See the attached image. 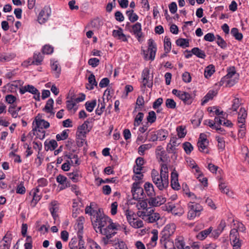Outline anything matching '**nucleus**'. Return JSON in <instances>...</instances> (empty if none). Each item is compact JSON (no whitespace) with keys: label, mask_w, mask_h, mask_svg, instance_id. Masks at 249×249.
<instances>
[{"label":"nucleus","mask_w":249,"mask_h":249,"mask_svg":"<svg viewBox=\"0 0 249 249\" xmlns=\"http://www.w3.org/2000/svg\"><path fill=\"white\" fill-rule=\"evenodd\" d=\"M102 209H99L98 212H96V218L95 221V223L93 224V226L95 230L97 232L98 231L96 228L99 230L100 232V229H105L104 227H107L110 224H112L111 222V219L107 215H105L103 213H102Z\"/></svg>","instance_id":"f257e3e1"},{"label":"nucleus","mask_w":249,"mask_h":249,"mask_svg":"<svg viewBox=\"0 0 249 249\" xmlns=\"http://www.w3.org/2000/svg\"><path fill=\"white\" fill-rule=\"evenodd\" d=\"M117 229L116 226L114 223L109 224L105 229H100V233L103 235H106L105 237L102 238V240L105 245L112 242V241L109 240V239L116 233V232H112V230Z\"/></svg>","instance_id":"f03ea898"},{"label":"nucleus","mask_w":249,"mask_h":249,"mask_svg":"<svg viewBox=\"0 0 249 249\" xmlns=\"http://www.w3.org/2000/svg\"><path fill=\"white\" fill-rule=\"evenodd\" d=\"M189 211L188 212V218L190 220L194 219L196 216L200 215L201 212L203 210V207L198 203L190 202L188 204Z\"/></svg>","instance_id":"7ed1b4c3"},{"label":"nucleus","mask_w":249,"mask_h":249,"mask_svg":"<svg viewBox=\"0 0 249 249\" xmlns=\"http://www.w3.org/2000/svg\"><path fill=\"white\" fill-rule=\"evenodd\" d=\"M36 122V126L33 129V131H38L39 132H41L42 134V136H39V138L41 140L44 138L45 136V132L43 130V128L47 129L49 127L50 124L47 121L43 119H37V117L35 118V121L33 122V124Z\"/></svg>","instance_id":"20e7f679"},{"label":"nucleus","mask_w":249,"mask_h":249,"mask_svg":"<svg viewBox=\"0 0 249 249\" xmlns=\"http://www.w3.org/2000/svg\"><path fill=\"white\" fill-rule=\"evenodd\" d=\"M174 224L167 225L160 233V242L162 244L165 240H169L170 237L174 233L175 230Z\"/></svg>","instance_id":"39448f33"},{"label":"nucleus","mask_w":249,"mask_h":249,"mask_svg":"<svg viewBox=\"0 0 249 249\" xmlns=\"http://www.w3.org/2000/svg\"><path fill=\"white\" fill-rule=\"evenodd\" d=\"M206 137V134L201 133L199 135L197 145L200 152L208 153L207 147L209 144V141Z\"/></svg>","instance_id":"423d86ee"},{"label":"nucleus","mask_w":249,"mask_h":249,"mask_svg":"<svg viewBox=\"0 0 249 249\" xmlns=\"http://www.w3.org/2000/svg\"><path fill=\"white\" fill-rule=\"evenodd\" d=\"M148 52L150 54L149 59L153 61L155 58L157 51L156 45L152 39H149L148 40Z\"/></svg>","instance_id":"0eeeda50"},{"label":"nucleus","mask_w":249,"mask_h":249,"mask_svg":"<svg viewBox=\"0 0 249 249\" xmlns=\"http://www.w3.org/2000/svg\"><path fill=\"white\" fill-rule=\"evenodd\" d=\"M142 84L144 87L147 86L148 88H151L152 86V80H149V70L148 68H145L142 72Z\"/></svg>","instance_id":"6e6552de"},{"label":"nucleus","mask_w":249,"mask_h":249,"mask_svg":"<svg viewBox=\"0 0 249 249\" xmlns=\"http://www.w3.org/2000/svg\"><path fill=\"white\" fill-rule=\"evenodd\" d=\"M247 116V110L244 107H241L238 112V122L241 124L239 126L241 128H245V119Z\"/></svg>","instance_id":"1a4fd4ad"},{"label":"nucleus","mask_w":249,"mask_h":249,"mask_svg":"<svg viewBox=\"0 0 249 249\" xmlns=\"http://www.w3.org/2000/svg\"><path fill=\"white\" fill-rule=\"evenodd\" d=\"M132 32L136 35L139 41H140V38L142 36V32L141 24L137 22L132 26Z\"/></svg>","instance_id":"9d476101"},{"label":"nucleus","mask_w":249,"mask_h":249,"mask_svg":"<svg viewBox=\"0 0 249 249\" xmlns=\"http://www.w3.org/2000/svg\"><path fill=\"white\" fill-rule=\"evenodd\" d=\"M171 185L174 190H178L180 189V186L178 181V174L177 172H173L171 173Z\"/></svg>","instance_id":"9b49d317"},{"label":"nucleus","mask_w":249,"mask_h":249,"mask_svg":"<svg viewBox=\"0 0 249 249\" xmlns=\"http://www.w3.org/2000/svg\"><path fill=\"white\" fill-rule=\"evenodd\" d=\"M160 177H161L165 183L166 182L168 184H169L168 170L167 166L166 164L162 163L161 164Z\"/></svg>","instance_id":"f8f14e48"},{"label":"nucleus","mask_w":249,"mask_h":249,"mask_svg":"<svg viewBox=\"0 0 249 249\" xmlns=\"http://www.w3.org/2000/svg\"><path fill=\"white\" fill-rule=\"evenodd\" d=\"M165 201L166 200L164 198L161 196H158L155 198H150L148 202L150 205L153 206H159L163 204Z\"/></svg>","instance_id":"ddd939ff"},{"label":"nucleus","mask_w":249,"mask_h":249,"mask_svg":"<svg viewBox=\"0 0 249 249\" xmlns=\"http://www.w3.org/2000/svg\"><path fill=\"white\" fill-rule=\"evenodd\" d=\"M153 182L160 190H163L168 186V184L166 182L165 183L160 177L155 178Z\"/></svg>","instance_id":"4468645a"},{"label":"nucleus","mask_w":249,"mask_h":249,"mask_svg":"<svg viewBox=\"0 0 249 249\" xmlns=\"http://www.w3.org/2000/svg\"><path fill=\"white\" fill-rule=\"evenodd\" d=\"M180 94H179V98L183 101V102L187 105H190L193 101V97L189 93L182 91Z\"/></svg>","instance_id":"2eb2a0df"},{"label":"nucleus","mask_w":249,"mask_h":249,"mask_svg":"<svg viewBox=\"0 0 249 249\" xmlns=\"http://www.w3.org/2000/svg\"><path fill=\"white\" fill-rule=\"evenodd\" d=\"M38 90L34 86L30 85H28L19 88V92L20 94H23L26 92H29L33 94L36 93Z\"/></svg>","instance_id":"dca6fc26"},{"label":"nucleus","mask_w":249,"mask_h":249,"mask_svg":"<svg viewBox=\"0 0 249 249\" xmlns=\"http://www.w3.org/2000/svg\"><path fill=\"white\" fill-rule=\"evenodd\" d=\"M146 220L149 223H154L160 219V215L158 213H154L153 210H150L148 212Z\"/></svg>","instance_id":"f3484780"},{"label":"nucleus","mask_w":249,"mask_h":249,"mask_svg":"<svg viewBox=\"0 0 249 249\" xmlns=\"http://www.w3.org/2000/svg\"><path fill=\"white\" fill-rule=\"evenodd\" d=\"M57 143L54 140H51L49 142L46 141L44 142L45 149L46 151L50 150H54L57 147Z\"/></svg>","instance_id":"a211bd4d"},{"label":"nucleus","mask_w":249,"mask_h":249,"mask_svg":"<svg viewBox=\"0 0 249 249\" xmlns=\"http://www.w3.org/2000/svg\"><path fill=\"white\" fill-rule=\"evenodd\" d=\"M144 188L148 196H152L155 195L154 186L152 183L148 182H145Z\"/></svg>","instance_id":"6ab92c4d"},{"label":"nucleus","mask_w":249,"mask_h":249,"mask_svg":"<svg viewBox=\"0 0 249 249\" xmlns=\"http://www.w3.org/2000/svg\"><path fill=\"white\" fill-rule=\"evenodd\" d=\"M51 206L50 207V211L53 219L55 220L56 218L58 216V215L56 214V213L58 211V207L57 206V201H52L51 203Z\"/></svg>","instance_id":"aec40b11"},{"label":"nucleus","mask_w":249,"mask_h":249,"mask_svg":"<svg viewBox=\"0 0 249 249\" xmlns=\"http://www.w3.org/2000/svg\"><path fill=\"white\" fill-rule=\"evenodd\" d=\"M53 103L54 102L53 99H49L47 101L44 108L43 109V110L47 113H50L54 115V112L53 111Z\"/></svg>","instance_id":"412c9836"},{"label":"nucleus","mask_w":249,"mask_h":249,"mask_svg":"<svg viewBox=\"0 0 249 249\" xmlns=\"http://www.w3.org/2000/svg\"><path fill=\"white\" fill-rule=\"evenodd\" d=\"M88 81L89 85L87 86L86 88L89 90H92L94 89V86H97V82L96 81L95 76L93 73L90 74L88 78Z\"/></svg>","instance_id":"4be33fe9"},{"label":"nucleus","mask_w":249,"mask_h":249,"mask_svg":"<svg viewBox=\"0 0 249 249\" xmlns=\"http://www.w3.org/2000/svg\"><path fill=\"white\" fill-rule=\"evenodd\" d=\"M217 92L215 91L210 90L203 98V100L201 102V105H204L210 100L212 99L213 97L217 94Z\"/></svg>","instance_id":"5701e85b"},{"label":"nucleus","mask_w":249,"mask_h":249,"mask_svg":"<svg viewBox=\"0 0 249 249\" xmlns=\"http://www.w3.org/2000/svg\"><path fill=\"white\" fill-rule=\"evenodd\" d=\"M191 52L193 54L200 58L204 59L206 56L205 52L197 47L193 48Z\"/></svg>","instance_id":"b1692460"},{"label":"nucleus","mask_w":249,"mask_h":249,"mask_svg":"<svg viewBox=\"0 0 249 249\" xmlns=\"http://www.w3.org/2000/svg\"><path fill=\"white\" fill-rule=\"evenodd\" d=\"M125 13L130 21L132 23L136 21L139 18L138 16L136 13H134V10L132 9L127 10Z\"/></svg>","instance_id":"393cba45"},{"label":"nucleus","mask_w":249,"mask_h":249,"mask_svg":"<svg viewBox=\"0 0 249 249\" xmlns=\"http://www.w3.org/2000/svg\"><path fill=\"white\" fill-rule=\"evenodd\" d=\"M176 246L178 249H190V247L185 246V242L182 237H179L176 240Z\"/></svg>","instance_id":"a878e982"},{"label":"nucleus","mask_w":249,"mask_h":249,"mask_svg":"<svg viewBox=\"0 0 249 249\" xmlns=\"http://www.w3.org/2000/svg\"><path fill=\"white\" fill-rule=\"evenodd\" d=\"M212 231V228L210 227L209 228L200 231L197 235L196 237L197 239L203 240L208 235H209Z\"/></svg>","instance_id":"bb28decb"},{"label":"nucleus","mask_w":249,"mask_h":249,"mask_svg":"<svg viewBox=\"0 0 249 249\" xmlns=\"http://www.w3.org/2000/svg\"><path fill=\"white\" fill-rule=\"evenodd\" d=\"M177 45L178 46L185 48L189 46V40L187 39L179 38L176 40Z\"/></svg>","instance_id":"cd10ccee"},{"label":"nucleus","mask_w":249,"mask_h":249,"mask_svg":"<svg viewBox=\"0 0 249 249\" xmlns=\"http://www.w3.org/2000/svg\"><path fill=\"white\" fill-rule=\"evenodd\" d=\"M48 14H46L44 10H42L40 12L38 17V21L39 23L40 24L45 23L48 19Z\"/></svg>","instance_id":"c85d7f7f"},{"label":"nucleus","mask_w":249,"mask_h":249,"mask_svg":"<svg viewBox=\"0 0 249 249\" xmlns=\"http://www.w3.org/2000/svg\"><path fill=\"white\" fill-rule=\"evenodd\" d=\"M133 198L136 200L144 198V192L142 188H138L136 192L133 193Z\"/></svg>","instance_id":"c756f323"},{"label":"nucleus","mask_w":249,"mask_h":249,"mask_svg":"<svg viewBox=\"0 0 249 249\" xmlns=\"http://www.w3.org/2000/svg\"><path fill=\"white\" fill-rule=\"evenodd\" d=\"M231 34L235 38L238 40L241 41L243 38V35L242 33L239 32V30L237 28H233L231 30Z\"/></svg>","instance_id":"7c9ffc66"},{"label":"nucleus","mask_w":249,"mask_h":249,"mask_svg":"<svg viewBox=\"0 0 249 249\" xmlns=\"http://www.w3.org/2000/svg\"><path fill=\"white\" fill-rule=\"evenodd\" d=\"M157 158H159L160 160L162 162L167 161L168 160L169 156L167 155L165 150L161 151L160 152H157Z\"/></svg>","instance_id":"2f4dec72"},{"label":"nucleus","mask_w":249,"mask_h":249,"mask_svg":"<svg viewBox=\"0 0 249 249\" xmlns=\"http://www.w3.org/2000/svg\"><path fill=\"white\" fill-rule=\"evenodd\" d=\"M158 139L160 141H163L168 137V132L164 129H160L156 131Z\"/></svg>","instance_id":"473e14b6"},{"label":"nucleus","mask_w":249,"mask_h":249,"mask_svg":"<svg viewBox=\"0 0 249 249\" xmlns=\"http://www.w3.org/2000/svg\"><path fill=\"white\" fill-rule=\"evenodd\" d=\"M214 71V67L213 65H209L205 69L204 72L205 77L207 78L210 77Z\"/></svg>","instance_id":"72a5a7b5"},{"label":"nucleus","mask_w":249,"mask_h":249,"mask_svg":"<svg viewBox=\"0 0 249 249\" xmlns=\"http://www.w3.org/2000/svg\"><path fill=\"white\" fill-rule=\"evenodd\" d=\"M225 82H226V87H231L232 86L235 84V82L234 80L227 79L226 78V77L224 76L221 79V81L219 82V86H223Z\"/></svg>","instance_id":"f704fd0d"},{"label":"nucleus","mask_w":249,"mask_h":249,"mask_svg":"<svg viewBox=\"0 0 249 249\" xmlns=\"http://www.w3.org/2000/svg\"><path fill=\"white\" fill-rule=\"evenodd\" d=\"M182 147L185 153L187 155H189L193 150L194 147L191 143L189 142H186L182 144Z\"/></svg>","instance_id":"c9c22d12"},{"label":"nucleus","mask_w":249,"mask_h":249,"mask_svg":"<svg viewBox=\"0 0 249 249\" xmlns=\"http://www.w3.org/2000/svg\"><path fill=\"white\" fill-rule=\"evenodd\" d=\"M96 100H93L91 102H87L85 104V107L89 112H92L96 105Z\"/></svg>","instance_id":"e433bc0d"},{"label":"nucleus","mask_w":249,"mask_h":249,"mask_svg":"<svg viewBox=\"0 0 249 249\" xmlns=\"http://www.w3.org/2000/svg\"><path fill=\"white\" fill-rule=\"evenodd\" d=\"M98 101L99 103L98 104L97 108L95 110V113L98 115H101L105 110V104L104 101L103 102H101L99 99Z\"/></svg>","instance_id":"4c0bfd02"},{"label":"nucleus","mask_w":249,"mask_h":249,"mask_svg":"<svg viewBox=\"0 0 249 249\" xmlns=\"http://www.w3.org/2000/svg\"><path fill=\"white\" fill-rule=\"evenodd\" d=\"M33 58L32 63L36 65H40L43 60V56L40 53H35Z\"/></svg>","instance_id":"58836bf2"},{"label":"nucleus","mask_w":249,"mask_h":249,"mask_svg":"<svg viewBox=\"0 0 249 249\" xmlns=\"http://www.w3.org/2000/svg\"><path fill=\"white\" fill-rule=\"evenodd\" d=\"M164 50L165 52H166V53H169L171 49V42L170 41V39L165 36L164 39Z\"/></svg>","instance_id":"ea45409f"},{"label":"nucleus","mask_w":249,"mask_h":249,"mask_svg":"<svg viewBox=\"0 0 249 249\" xmlns=\"http://www.w3.org/2000/svg\"><path fill=\"white\" fill-rule=\"evenodd\" d=\"M152 147L150 143L141 145L138 148V153L141 155H143L144 151L150 149Z\"/></svg>","instance_id":"a19ab883"},{"label":"nucleus","mask_w":249,"mask_h":249,"mask_svg":"<svg viewBox=\"0 0 249 249\" xmlns=\"http://www.w3.org/2000/svg\"><path fill=\"white\" fill-rule=\"evenodd\" d=\"M136 218L133 219L131 222H130L129 224L134 228H139L143 227V222L141 220H138L136 221L135 220Z\"/></svg>","instance_id":"79ce46f5"},{"label":"nucleus","mask_w":249,"mask_h":249,"mask_svg":"<svg viewBox=\"0 0 249 249\" xmlns=\"http://www.w3.org/2000/svg\"><path fill=\"white\" fill-rule=\"evenodd\" d=\"M156 115L154 111H150L148 112V115L147 117V120L150 124L154 123L156 120Z\"/></svg>","instance_id":"37998d69"},{"label":"nucleus","mask_w":249,"mask_h":249,"mask_svg":"<svg viewBox=\"0 0 249 249\" xmlns=\"http://www.w3.org/2000/svg\"><path fill=\"white\" fill-rule=\"evenodd\" d=\"M165 105L167 108L171 109H175L176 107V103L172 99H167L165 101Z\"/></svg>","instance_id":"c03bdc74"},{"label":"nucleus","mask_w":249,"mask_h":249,"mask_svg":"<svg viewBox=\"0 0 249 249\" xmlns=\"http://www.w3.org/2000/svg\"><path fill=\"white\" fill-rule=\"evenodd\" d=\"M53 48L50 45H45L43 46L42 52L43 54H50L53 53Z\"/></svg>","instance_id":"a18cd8bd"},{"label":"nucleus","mask_w":249,"mask_h":249,"mask_svg":"<svg viewBox=\"0 0 249 249\" xmlns=\"http://www.w3.org/2000/svg\"><path fill=\"white\" fill-rule=\"evenodd\" d=\"M68 137V134L66 130L63 131L61 133L57 134L56 136V139L57 141L66 140Z\"/></svg>","instance_id":"49530a36"},{"label":"nucleus","mask_w":249,"mask_h":249,"mask_svg":"<svg viewBox=\"0 0 249 249\" xmlns=\"http://www.w3.org/2000/svg\"><path fill=\"white\" fill-rule=\"evenodd\" d=\"M232 243L233 249H240L242 244V240L239 239H236L231 240Z\"/></svg>","instance_id":"de8ad7c7"},{"label":"nucleus","mask_w":249,"mask_h":249,"mask_svg":"<svg viewBox=\"0 0 249 249\" xmlns=\"http://www.w3.org/2000/svg\"><path fill=\"white\" fill-rule=\"evenodd\" d=\"M230 240L239 239V233L236 229H233L231 231L230 234Z\"/></svg>","instance_id":"09e8293b"},{"label":"nucleus","mask_w":249,"mask_h":249,"mask_svg":"<svg viewBox=\"0 0 249 249\" xmlns=\"http://www.w3.org/2000/svg\"><path fill=\"white\" fill-rule=\"evenodd\" d=\"M77 103L75 101H73L72 100H68L67 101V108L68 110H70L73 109L75 112L76 110V108H74Z\"/></svg>","instance_id":"8fccbe9b"},{"label":"nucleus","mask_w":249,"mask_h":249,"mask_svg":"<svg viewBox=\"0 0 249 249\" xmlns=\"http://www.w3.org/2000/svg\"><path fill=\"white\" fill-rule=\"evenodd\" d=\"M176 146L172 145L171 143H169L167 145L166 150L169 153H173L174 155H176V157L177 156L176 153Z\"/></svg>","instance_id":"3c124183"},{"label":"nucleus","mask_w":249,"mask_h":249,"mask_svg":"<svg viewBox=\"0 0 249 249\" xmlns=\"http://www.w3.org/2000/svg\"><path fill=\"white\" fill-rule=\"evenodd\" d=\"M236 74V71L234 67H231L228 71V73L225 76L227 79L231 80L230 79L234 75Z\"/></svg>","instance_id":"603ef678"},{"label":"nucleus","mask_w":249,"mask_h":249,"mask_svg":"<svg viewBox=\"0 0 249 249\" xmlns=\"http://www.w3.org/2000/svg\"><path fill=\"white\" fill-rule=\"evenodd\" d=\"M240 105L241 103L239 99L238 98H235L233 100L231 108L230 109H232L233 111H236Z\"/></svg>","instance_id":"864d4df0"},{"label":"nucleus","mask_w":249,"mask_h":249,"mask_svg":"<svg viewBox=\"0 0 249 249\" xmlns=\"http://www.w3.org/2000/svg\"><path fill=\"white\" fill-rule=\"evenodd\" d=\"M125 215L127 218V220L129 223H130V222H131L132 220H133V219H135V218L134 217V215L135 214L134 213L129 210H126L125 212Z\"/></svg>","instance_id":"5fc2aeb1"},{"label":"nucleus","mask_w":249,"mask_h":249,"mask_svg":"<svg viewBox=\"0 0 249 249\" xmlns=\"http://www.w3.org/2000/svg\"><path fill=\"white\" fill-rule=\"evenodd\" d=\"M219 189L221 190V191L226 194V195H228V193H229V189L227 187V186L225 184V183H223L222 182H220L219 185Z\"/></svg>","instance_id":"6e6d98bb"},{"label":"nucleus","mask_w":249,"mask_h":249,"mask_svg":"<svg viewBox=\"0 0 249 249\" xmlns=\"http://www.w3.org/2000/svg\"><path fill=\"white\" fill-rule=\"evenodd\" d=\"M99 60L97 58H92L89 60L88 64L92 67H97L99 64Z\"/></svg>","instance_id":"4d7b16f0"},{"label":"nucleus","mask_w":249,"mask_h":249,"mask_svg":"<svg viewBox=\"0 0 249 249\" xmlns=\"http://www.w3.org/2000/svg\"><path fill=\"white\" fill-rule=\"evenodd\" d=\"M218 142V147L219 149L223 150L225 146V141L223 138H220L219 137H216Z\"/></svg>","instance_id":"13d9d810"},{"label":"nucleus","mask_w":249,"mask_h":249,"mask_svg":"<svg viewBox=\"0 0 249 249\" xmlns=\"http://www.w3.org/2000/svg\"><path fill=\"white\" fill-rule=\"evenodd\" d=\"M67 178L62 175H59L56 177V181L61 185L64 186L66 181Z\"/></svg>","instance_id":"bf43d9fd"},{"label":"nucleus","mask_w":249,"mask_h":249,"mask_svg":"<svg viewBox=\"0 0 249 249\" xmlns=\"http://www.w3.org/2000/svg\"><path fill=\"white\" fill-rule=\"evenodd\" d=\"M12 58L11 55H7L5 53H0V62L9 61Z\"/></svg>","instance_id":"052dcab7"},{"label":"nucleus","mask_w":249,"mask_h":249,"mask_svg":"<svg viewBox=\"0 0 249 249\" xmlns=\"http://www.w3.org/2000/svg\"><path fill=\"white\" fill-rule=\"evenodd\" d=\"M178 131V135L179 138H183L186 135V132H185V129L182 126H179L177 128Z\"/></svg>","instance_id":"680f3d73"},{"label":"nucleus","mask_w":249,"mask_h":249,"mask_svg":"<svg viewBox=\"0 0 249 249\" xmlns=\"http://www.w3.org/2000/svg\"><path fill=\"white\" fill-rule=\"evenodd\" d=\"M182 80L185 83H189L191 81V76L190 73L185 72L182 74Z\"/></svg>","instance_id":"e2e57ef3"},{"label":"nucleus","mask_w":249,"mask_h":249,"mask_svg":"<svg viewBox=\"0 0 249 249\" xmlns=\"http://www.w3.org/2000/svg\"><path fill=\"white\" fill-rule=\"evenodd\" d=\"M149 136L150 138L149 139V141L151 142H155L158 140V137L157 135V132H151L150 133H148L147 134Z\"/></svg>","instance_id":"0e129e2a"},{"label":"nucleus","mask_w":249,"mask_h":249,"mask_svg":"<svg viewBox=\"0 0 249 249\" xmlns=\"http://www.w3.org/2000/svg\"><path fill=\"white\" fill-rule=\"evenodd\" d=\"M33 194L34 195L31 202V204H32L33 206H35L37 202L40 199L41 197L40 196L36 193H33Z\"/></svg>","instance_id":"69168bd1"},{"label":"nucleus","mask_w":249,"mask_h":249,"mask_svg":"<svg viewBox=\"0 0 249 249\" xmlns=\"http://www.w3.org/2000/svg\"><path fill=\"white\" fill-rule=\"evenodd\" d=\"M109 83V80L108 78H103L99 83V86L101 88L107 87Z\"/></svg>","instance_id":"338daca9"},{"label":"nucleus","mask_w":249,"mask_h":249,"mask_svg":"<svg viewBox=\"0 0 249 249\" xmlns=\"http://www.w3.org/2000/svg\"><path fill=\"white\" fill-rule=\"evenodd\" d=\"M16 97L12 94H8L5 97L6 101L10 104L14 103L16 101Z\"/></svg>","instance_id":"774afa93"}]
</instances>
